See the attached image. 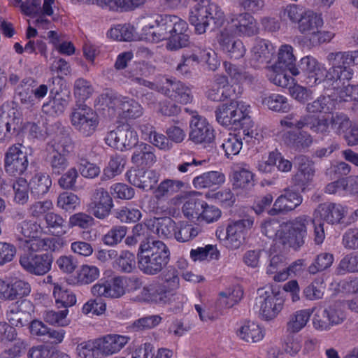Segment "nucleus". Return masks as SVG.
Wrapping results in <instances>:
<instances>
[{
	"mask_svg": "<svg viewBox=\"0 0 358 358\" xmlns=\"http://www.w3.org/2000/svg\"><path fill=\"white\" fill-rule=\"evenodd\" d=\"M137 258L139 269L145 274L154 275L169 264L170 251L161 241H148L140 244Z\"/></svg>",
	"mask_w": 358,
	"mask_h": 358,
	"instance_id": "obj_1",
	"label": "nucleus"
},
{
	"mask_svg": "<svg viewBox=\"0 0 358 358\" xmlns=\"http://www.w3.org/2000/svg\"><path fill=\"white\" fill-rule=\"evenodd\" d=\"M225 20L222 9L208 0H201L189 11V21L199 34H204L208 28L213 29L221 27Z\"/></svg>",
	"mask_w": 358,
	"mask_h": 358,
	"instance_id": "obj_2",
	"label": "nucleus"
},
{
	"mask_svg": "<svg viewBox=\"0 0 358 358\" xmlns=\"http://www.w3.org/2000/svg\"><path fill=\"white\" fill-rule=\"evenodd\" d=\"M310 221L308 216L303 215L282 222L279 233V242L294 251L300 250L306 243Z\"/></svg>",
	"mask_w": 358,
	"mask_h": 358,
	"instance_id": "obj_3",
	"label": "nucleus"
},
{
	"mask_svg": "<svg viewBox=\"0 0 358 358\" xmlns=\"http://www.w3.org/2000/svg\"><path fill=\"white\" fill-rule=\"evenodd\" d=\"M178 17L157 13L146 14L141 20L142 29L145 35L151 36L155 42L166 40L171 36Z\"/></svg>",
	"mask_w": 358,
	"mask_h": 358,
	"instance_id": "obj_4",
	"label": "nucleus"
},
{
	"mask_svg": "<svg viewBox=\"0 0 358 358\" xmlns=\"http://www.w3.org/2000/svg\"><path fill=\"white\" fill-rule=\"evenodd\" d=\"M292 74L310 87L328 81L325 69L312 56L303 57L299 66L292 69Z\"/></svg>",
	"mask_w": 358,
	"mask_h": 358,
	"instance_id": "obj_5",
	"label": "nucleus"
},
{
	"mask_svg": "<svg viewBox=\"0 0 358 358\" xmlns=\"http://www.w3.org/2000/svg\"><path fill=\"white\" fill-rule=\"evenodd\" d=\"M284 302L278 291H274L270 287L257 289L256 303L259 306L260 314L265 320L274 319L282 310Z\"/></svg>",
	"mask_w": 358,
	"mask_h": 358,
	"instance_id": "obj_6",
	"label": "nucleus"
},
{
	"mask_svg": "<svg viewBox=\"0 0 358 358\" xmlns=\"http://www.w3.org/2000/svg\"><path fill=\"white\" fill-rule=\"evenodd\" d=\"M73 127L85 136H91L98 124L96 113L83 103H77L71 115Z\"/></svg>",
	"mask_w": 358,
	"mask_h": 358,
	"instance_id": "obj_7",
	"label": "nucleus"
},
{
	"mask_svg": "<svg viewBox=\"0 0 358 358\" xmlns=\"http://www.w3.org/2000/svg\"><path fill=\"white\" fill-rule=\"evenodd\" d=\"M282 127L301 130L308 127L314 133H322L327 130V121L320 116L302 114L301 111H293L285 115L280 121Z\"/></svg>",
	"mask_w": 358,
	"mask_h": 358,
	"instance_id": "obj_8",
	"label": "nucleus"
},
{
	"mask_svg": "<svg viewBox=\"0 0 358 358\" xmlns=\"http://www.w3.org/2000/svg\"><path fill=\"white\" fill-rule=\"evenodd\" d=\"M343 301H338L323 310H318L313 319V327L320 331H328L343 322L346 318L343 310Z\"/></svg>",
	"mask_w": 358,
	"mask_h": 358,
	"instance_id": "obj_9",
	"label": "nucleus"
},
{
	"mask_svg": "<svg viewBox=\"0 0 358 358\" xmlns=\"http://www.w3.org/2000/svg\"><path fill=\"white\" fill-rule=\"evenodd\" d=\"M102 99L109 108L118 110L124 118L136 119L143 113L141 105L134 99L108 92L102 94Z\"/></svg>",
	"mask_w": 358,
	"mask_h": 358,
	"instance_id": "obj_10",
	"label": "nucleus"
},
{
	"mask_svg": "<svg viewBox=\"0 0 358 358\" xmlns=\"http://www.w3.org/2000/svg\"><path fill=\"white\" fill-rule=\"evenodd\" d=\"M327 60L331 67L327 71V80L339 81L343 85L348 82L353 76V71L350 67V59L347 52H331L327 56Z\"/></svg>",
	"mask_w": 358,
	"mask_h": 358,
	"instance_id": "obj_11",
	"label": "nucleus"
},
{
	"mask_svg": "<svg viewBox=\"0 0 358 358\" xmlns=\"http://www.w3.org/2000/svg\"><path fill=\"white\" fill-rule=\"evenodd\" d=\"M138 141L136 131L128 124H122L107 134L105 141L107 145L120 151L135 147Z\"/></svg>",
	"mask_w": 358,
	"mask_h": 358,
	"instance_id": "obj_12",
	"label": "nucleus"
},
{
	"mask_svg": "<svg viewBox=\"0 0 358 358\" xmlns=\"http://www.w3.org/2000/svg\"><path fill=\"white\" fill-rule=\"evenodd\" d=\"M52 83H57V87L51 88L52 99L48 103L43 104V111L49 115L55 116L59 115L64 112L69 104L70 96L69 92L63 89L65 85L62 76L58 75L54 78Z\"/></svg>",
	"mask_w": 358,
	"mask_h": 358,
	"instance_id": "obj_13",
	"label": "nucleus"
},
{
	"mask_svg": "<svg viewBox=\"0 0 358 358\" xmlns=\"http://www.w3.org/2000/svg\"><path fill=\"white\" fill-rule=\"evenodd\" d=\"M22 148V144H15L9 147L5 153L4 169L10 176L21 175L27 169V155Z\"/></svg>",
	"mask_w": 358,
	"mask_h": 358,
	"instance_id": "obj_14",
	"label": "nucleus"
},
{
	"mask_svg": "<svg viewBox=\"0 0 358 358\" xmlns=\"http://www.w3.org/2000/svg\"><path fill=\"white\" fill-rule=\"evenodd\" d=\"M156 90L182 104H187L192 101L190 89L176 79L164 78Z\"/></svg>",
	"mask_w": 358,
	"mask_h": 358,
	"instance_id": "obj_15",
	"label": "nucleus"
},
{
	"mask_svg": "<svg viewBox=\"0 0 358 358\" xmlns=\"http://www.w3.org/2000/svg\"><path fill=\"white\" fill-rule=\"evenodd\" d=\"M243 105L236 100L230 99L229 103L220 104L215 110L217 122L224 126L235 127L243 117Z\"/></svg>",
	"mask_w": 358,
	"mask_h": 358,
	"instance_id": "obj_16",
	"label": "nucleus"
},
{
	"mask_svg": "<svg viewBox=\"0 0 358 358\" xmlns=\"http://www.w3.org/2000/svg\"><path fill=\"white\" fill-rule=\"evenodd\" d=\"M53 262V257L46 252L41 255L25 254L20 257V264L30 274L43 275L49 272Z\"/></svg>",
	"mask_w": 358,
	"mask_h": 358,
	"instance_id": "obj_17",
	"label": "nucleus"
},
{
	"mask_svg": "<svg viewBox=\"0 0 358 358\" xmlns=\"http://www.w3.org/2000/svg\"><path fill=\"white\" fill-rule=\"evenodd\" d=\"M113 207V201L108 192L103 187H96L92 192L87 210L99 219L106 217Z\"/></svg>",
	"mask_w": 358,
	"mask_h": 358,
	"instance_id": "obj_18",
	"label": "nucleus"
},
{
	"mask_svg": "<svg viewBox=\"0 0 358 358\" xmlns=\"http://www.w3.org/2000/svg\"><path fill=\"white\" fill-rule=\"evenodd\" d=\"M241 93V87L230 85L227 77L216 76L215 82L207 92V97L213 101H224L226 99H236Z\"/></svg>",
	"mask_w": 358,
	"mask_h": 358,
	"instance_id": "obj_19",
	"label": "nucleus"
},
{
	"mask_svg": "<svg viewBox=\"0 0 358 358\" xmlns=\"http://www.w3.org/2000/svg\"><path fill=\"white\" fill-rule=\"evenodd\" d=\"M229 27L238 36H252L258 34V24L249 13L231 14L229 20Z\"/></svg>",
	"mask_w": 358,
	"mask_h": 358,
	"instance_id": "obj_20",
	"label": "nucleus"
},
{
	"mask_svg": "<svg viewBox=\"0 0 358 358\" xmlns=\"http://www.w3.org/2000/svg\"><path fill=\"white\" fill-rule=\"evenodd\" d=\"M254 224L252 218H245L229 224L227 228L225 245L230 249H238L243 243L246 232Z\"/></svg>",
	"mask_w": 358,
	"mask_h": 358,
	"instance_id": "obj_21",
	"label": "nucleus"
},
{
	"mask_svg": "<svg viewBox=\"0 0 358 358\" xmlns=\"http://www.w3.org/2000/svg\"><path fill=\"white\" fill-rule=\"evenodd\" d=\"M189 139L196 143L210 144L215 139V131L207 120L194 116L190 122Z\"/></svg>",
	"mask_w": 358,
	"mask_h": 358,
	"instance_id": "obj_22",
	"label": "nucleus"
},
{
	"mask_svg": "<svg viewBox=\"0 0 358 358\" xmlns=\"http://www.w3.org/2000/svg\"><path fill=\"white\" fill-rule=\"evenodd\" d=\"M32 303L28 300L17 301L11 304L6 313L7 320L12 326L23 327L28 325L31 320L29 310H32Z\"/></svg>",
	"mask_w": 358,
	"mask_h": 358,
	"instance_id": "obj_23",
	"label": "nucleus"
},
{
	"mask_svg": "<svg viewBox=\"0 0 358 358\" xmlns=\"http://www.w3.org/2000/svg\"><path fill=\"white\" fill-rule=\"evenodd\" d=\"M302 201L303 198L298 192L285 189L284 193L274 201L268 213L271 216L287 213L299 206Z\"/></svg>",
	"mask_w": 358,
	"mask_h": 358,
	"instance_id": "obj_24",
	"label": "nucleus"
},
{
	"mask_svg": "<svg viewBox=\"0 0 358 358\" xmlns=\"http://www.w3.org/2000/svg\"><path fill=\"white\" fill-rule=\"evenodd\" d=\"M31 292V285L22 280L5 281L0 279V299L14 301L27 296Z\"/></svg>",
	"mask_w": 358,
	"mask_h": 358,
	"instance_id": "obj_25",
	"label": "nucleus"
},
{
	"mask_svg": "<svg viewBox=\"0 0 358 358\" xmlns=\"http://www.w3.org/2000/svg\"><path fill=\"white\" fill-rule=\"evenodd\" d=\"M126 176L129 183L145 191L152 189L159 180V176L155 171L140 168L129 169Z\"/></svg>",
	"mask_w": 358,
	"mask_h": 358,
	"instance_id": "obj_26",
	"label": "nucleus"
},
{
	"mask_svg": "<svg viewBox=\"0 0 358 358\" xmlns=\"http://www.w3.org/2000/svg\"><path fill=\"white\" fill-rule=\"evenodd\" d=\"M156 68L154 65L148 62L139 64L136 68L130 69L125 72L124 76L127 78L131 83L145 86L151 90L157 88L159 84L144 79V77H148L155 73Z\"/></svg>",
	"mask_w": 358,
	"mask_h": 358,
	"instance_id": "obj_27",
	"label": "nucleus"
},
{
	"mask_svg": "<svg viewBox=\"0 0 358 358\" xmlns=\"http://www.w3.org/2000/svg\"><path fill=\"white\" fill-rule=\"evenodd\" d=\"M17 240L23 243L24 247L31 252H55L61 249L63 246V241L60 238H33L29 239H24L22 238H17Z\"/></svg>",
	"mask_w": 358,
	"mask_h": 358,
	"instance_id": "obj_28",
	"label": "nucleus"
},
{
	"mask_svg": "<svg viewBox=\"0 0 358 358\" xmlns=\"http://www.w3.org/2000/svg\"><path fill=\"white\" fill-rule=\"evenodd\" d=\"M167 41L166 48L169 50H178L188 45L189 35L188 34V24L185 21L178 18V21L171 32V36Z\"/></svg>",
	"mask_w": 358,
	"mask_h": 358,
	"instance_id": "obj_29",
	"label": "nucleus"
},
{
	"mask_svg": "<svg viewBox=\"0 0 358 358\" xmlns=\"http://www.w3.org/2000/svg\"><path fill=\"white\" fill-rule=\"evenodd\" d=\"M284 143L294 150L302 151L309 148L313 142V136L308 131L303 130L287 131L282 134Z\"/></svg>",
	"mask_w": 358,
	"mask_h": 358,
	"instance_id": "obj_30",
	"label": "nucleus"
},
{
	"mask_svg": "<svg viewBox=\"0 0 358 358\" xmlns=\"http://www.w3.org/2000/svg\"><path fill=\"white\" fill-rule=\"evenodd\" d=\"M163 279L166 285L159 286L156 292L158 293L159 302L167 303L166 294L176 290L180 286V278L178 270L173 267L169 266L166 271L163 273ZM156 301L157 299H156Z\"/></svg>",
	"mask_w": 358,
	"mask_h": 358,
	"instance_id": "obj_31",
	"label": "nucleus"
},
{
	"mask_svg": "<svg viewBox=\"0 0 358 358\" xmlns=\"http://www.w3.org/2000/svg\"><path fill=\"white\" fill-rule=\"evenodd\" d=\"M219 44L221 50L231 59H241L246 52L243 43L241 40L229 36L227 33L222 32L221 34Z\"/></svg>",
	"mask_w": 358,
	"mask_h": 358,
	"instance_id": "obj_32",
	"label": "nucleus"
},
{
	"mask_svg": "<svg viewBox=\"0 0 358 358\" xmlns=\"http://www.w3.org/2000/svg\"><path fill=\"white\" fill-rule=\"evenodd\" d=\"M273 48L271 44L265 40H257L252 49L250 64L257 69L261 65L267 63L273 54Z\"/></svg>",
	"mask_w": 358,
	"mask_h": 358,
	"instance_id": "obj_33",
	"label": "nucleus"
},
{
	"mask_svg": "<svg viewBox=\"0 0 358 358\" xmlns=\"http://www.w3.org/2000/svg\"><path fill=\"white\" fill-rule=\"evenodd\" d=\"M344 208L334 203H324L318 206L316 213L320 220L328 224H338L344 217Z\"/></svg>",
	"mask_w": 358,
	"mask_h": 358,
	"instance_id": "obj_34",
	"label": "nucleus"
},
{
	"mask_svg": "<svg viewBox=\"0 0 358 358\" xmlns=\"http://www.w3.org/2000/svg\"><path fill=\"white\" fill-rule=\"evenodd\" d=\"M129 337L117 334L107 335L98 341V349L106 355L118 352L128 343Z\"/></svg>",
	"mask_w": 358,
	"mask_h": 358,
	"instance_id": "obj_35",
	"label": "nucleus"
},
{
	"mask_svg": "<svg viewBox=\"0 0 358 358\" xmlns=\"http://www.w3.org/2000/svg\"><path fill=\"white\" fill-rule=\"evenodd\" d=\"M320 118H323L327 121V130L319 134H327L329 133V126L336 132L340 135L345 134L349 129L351 121L348 116L343 113H336L331 114L330 118L325 116H320Z\"/></svg>",
	"mask_w": 358,
	"mask_h": 358,
	"instance_id": "obj_36",
	"label": "nucleus"
},
{
	"mask_svg": "<svg viewBox=\"0 0 358 358\" xmlns=\"http://www.w3.org/2000/svg\"><path fill=\"white\" fill-rule=\"evenodd\" d=\"M298 23L301 33L310 35L323 24V20L320 15L312 10H308L302 13Z\"/></svg>",
	"mask_w": 358,
	"mask_h": 358,
	"instance_id": "obj_37",
	"label": "nucleus"
},
{
	"mask_svg": "<svg viewBox=\"0 0 358 358\" xmlns=\"http://www.w3.org/2000/svg\"><path fill=\"white\" fill-rule=\"evenodd\" d=\"M156 162L154 148L146 143L139 144L135 149L131 162L137 166H151Z\"/></svg>",
	"mask_w": 358,
	"mask_h": 358,
	"instance_id": "obj_38",
	"label": "nucleus"
},
{
	"mask_svg": "<svg viewBox=\"0 0 358 358\" xmlns=\"http://www.w3.org/2000/svg\"><path fill=\"white\" fill-rule=\"evenodd\" d=\"M224 175L219 171H209L196 176L193 180V185L195 188H210L224 183Z\"/></svg>",
	"mask_w": 358,
	"mask_h": 358,
	"instance_id": "obj_39",
	"label": "nucleus"
},
{
	"mask_svg": "<svg viewBox=\"0 0 358 358\" xmlns=\"http://www.w3.org/2000/svg\"><path fill=\"white\" fill-rule=\"evenodd\" d=\"M313 313L310 309L299 310L292 315L289 317L287 322V331L290 334H296L303 329Z\"/></svg>",
	"mask_w": 358,
	"mask_h": 358,
	"instance_id": "obj_40",
	"label": "nucleus"
},
{
	"mask_svg": "<svg viewBox=\"0 0 358 358\" xmlns=\"http://www.w3.org/2000/svg\"><path fill=\"white\" fill-rule=\"evenodd\" d=\"M295 60L292 47L289 45H282L278 52V60L272 65L271 69L275 71L288 69L292 73V69L296 68Z\"/></svg>",
	"mask_w": 358,
	"mask_h": 358,
	"instance_id": "obj_41",
	"label": "nucleus"
},
{
	"mask_svg": "<svg viewBox=\"0 0 358 358\" xmlns=\"http://www.w3.org/2000/svg\"><path fill=\"white\" fill-rule=\"evenodd\" d=\"M234 189L248 190L254 186V174L243 168L234 170L231 174Z\"/></svg>",
	"mask_w": 358,
	"mask_h": 358,
	"instance_id": "obj_42",
	"label": "nucleus"
},
{
	"mask_svg": "<svg viewBox=\"0 0 358 358\" xmlns=\"http://www.w3.org/2000/svg\"><path fill=\"white\" fill-rule=\"evenodd\" d=\"M237 336L247 343H257L264 337L262 329L252 322H248L242 325L237 331Z\"/></svg>",
	"mask_w": 358,
	"mask_h": 358,
	"instance_id": "obj_43",
	"label": "nucleus"
},
{
	"mask_svg": "<svg viewBox=\"0 0 358 358\" xmlns=\"http://www.w3.org/2000/svg\"><path fill=\"white\" fill-rule=\"evenodd\" d=\"M200 231L201 229L197 225L180 221L177 222L174 238L178 242L185 243L196 237Z\"/></svg>",
	"mask_w": 358,
	"mask_h": 358,
	"instance_id": "obj_44",
	"label": "nucleus"
},
{
	"mask_svg": "<svg viewBox=\"0 0 358 358\" xmlns=\"http://www.w3.org/2000/svg\"><path fill=\"white\" fill-rule=\"evenodd\" d=\"M45 160L51 169L52 174L60 175L69 165L66 155L45 148Z\"/></svg>",
	"mask_w": 358,
	"mask_h": 358,
	"instance_id": "obj_45",
	"label": "nucleus"
},
{
	"mask_svg": "<svg viewBox=\"0 0 358 358\" xmlns=\"http://www.w3.org/2000/svg\"><path fill=\"white\" fill-rule=\"evenodd\" d=\"M29 185L31 194L38 198L48 192L52 180L47 173H39L33 177Z\"/></svg>",
	"mask_w": 358,
	"mask_h": 358,
	"instance_id": "obj_46",
	"label": "nucleus"
},
{
	"mask_svg": "<svg viewBox=\"0 0 358 358\" xmlns=\"http://www.w3.org/2000/svg\"><path fill=\"white\" fill-rule=\"evenodd\" d=\"M53 296L58 308H68L76 304V296L71 290L54 283Z\"/></svg>",
	"mask_w": 358,
	"mask_h": 358,
	"instance_id": "obj_47",
	"label": "nucleus"
},
{
	"mask_svg": "<svg viewBox=\"0 0 358 358\" xmlns=\"http://www.w3.org/2000/svg\"><path fill=\"white\" fill-rule=\"evenodd\" d=\"M45 148L67 155L73 150L74 143L69 134H63L49 141Z\"/></svg>",
	"mask_w": 358,
	"mask_h": 358,
	"instance_id": "obj_48",
	"label": "nucleus"
},
{
	"mask_svg": "<svg viewBox=\"0 0 358 358\" xmlns=\"http://www.w3.org/2000/svg\"><path fill=\"white\" fill-rule=\"evenodd\" d=\"M45 221L49 231L56 236L66 234L67 230L66 221L59 214L53 212L45 215Z\"/></svg>",
	"mask_w": 358,
	"mask_h": 358,
	"instance_id": "obj_49",
	"label": "nucleus"
},
{
	"mask_svg": "<svg viewBox=\"0 0 358 358\" xmlns=\"http://www.w3.org/2000/svg\"><path fill=\"white\" fill-rule=\"evenodd\" d=\"M154 224L156 227V233L160 238L174 237L177 229V222L169 217L155 218Z\"/></svg>",
	"mask_w": 358,
	"mask_h": 358,
	"instance_id": "obj_50",
	"label": "nucleus"
},
{
	"mask_svg": "<svg viewBox=\"0 0 358 358\" xmlns=\"http://www.w3.org/2000/svg\"><path fill=\"white\" fill-rule=\"evenodd\" d=\"M126 164V159L121 155H115L110 157L108 165L103 169L101 177L102 181L111 179L120 174Z\"/></svg>",
	"mask_w": 358,
	"mask_h": 358,
	"instance_id": "obj_51",
	"label": "nucleus"
},
{
	"mask_svg": "<svg viewBox=\"0 0 358 358\" xmlns=\"http://www.w3.org/2000/svg\"><path fill=\"white\" fill-rule=\"evenodd\" d=\"M210 56V52L202 50L199 54L192 53L182 56V62L180 63L176 68V70L182 74H187L190 72V68L194 64H197L203 60H205L207 57Z\"/></svg>",
	"mask_w": 358,
	"mask_h": 358,
	"instance_id": "obj_52",
	"label": "nucleus"
},
{
	"mask_svg": "<svg viewBox=\"0 0 358 358\" xmlns=\"http://www.w3.org/2000/svg\"><path fill=\"white\" fill-rule=\"evenodd\" d=\"M333 100L329 96H320L306 104V111L311 114L327 113L332 110Z\"/></svg>",
	"mask_w": 358,
	"mask_h": 358,
	"instance_id": "obj_53",
	"label": "nucleus"
},
{
	"mask_svg": "<svg viewBox=\"0 0 358 358\" xmlns=\"http://www.w3.org/2000/svg\"><path fill=\"white\" fill-rule=\"evenodd\" d=\"M182 182L179 180L166 179L155 190V196L158 200L168 197L177 192L182 187Z\"/></svg>",
	"mask_w": 358,
	"mask_h": 358,
	"instance_id": "obj_54",
	"label": "nucleus"
},
{
	"mask_svg": "<svg viewBox=\"0 0 358 358\" xmlns=\"http://www.w3.org/2000/svg\"><path fill=\"white\" fill-rule=\"evenodd\" d=\"M135 256L127 250L122 251L113 262V268L122 273H131L135 268Z\"/></svg>",
	"mask_w": 358,
	"mask_h": 358,
	"instance_id": "obj_55",
	"label": "nucleus"
},
{
	"mask_svg": "<svg viewBox=\"0 0 358 358\" xmlns=\"http://www.w3.org/2000/svg\"><path fill=\"white\" fill-rule=\"evenodd\" d=\"M204 203L203 201L196 198L188 199L182 208L185 217L189 220L200 219Z\"/></svg>",
	"mask_w": 358,
	"mask_h": 358,
	"instance_id": "obj_56",
	"label": "nucleus"
},
{
	"mask_svg": "<svg viewBox=\"0 0 358 358\" xmlns=\"http://www.w3.org/2000/svg\"><path fill=\"white\" fill-rule=\"evenodd\" d=\"M263 103L272 110L286 113L290 109L287 99L278 94H272L263 100Z\"/></svg>",
	"mask_w": 358,
	"mask_h": 358,
	"instance_id": "obj_57",
	"label": "nucleus"
},
{
	"mask_svg": "<svg viewBox=\"0 0 358 358\" xmlns=\"http://www.w3.org/2000/svg\"><path fill=\"white\" fill-rule=\"evenodd\" d=\"M243 295L241 288L236 287L231 290L220 292L218 302L222 307L229 308L236 304L242 299Z\"/></svg>",
	"mask_w": 358,
	"mask_h": 358,
	"instance_id": "obj_58",
	"label": "nucleus"
},
{
	"mask_svg": "<svg viewBox=\"0 0 358 358\" xmlns=\"http://www.w3.org/2000/svg\"><path fill=\"white\" fill-rule=\"evenodd\" d=\"M242 145L243 143L241 132H238L235 134H229L222 144V147L227 157L238 154L242 148Z\"/></svg>",
	"mask_w": 358,
	"mask_h": 358,
	"instance_id": "obj_59",
	"label": "nucleus"
},
{
	"mask_svg": "<svg viewBox=\"0 0 358 358\" xmlns=\"http://www.w3.org/2000/svg\"><path fill=\"white\" fill-rule=\"evenodd\" d=\"M14 192V201L19 204H24L29 199V185L24 178H19L13 184L9 185V188Z\"/></svg>",
	"mask_w": 358,
	"mask_h": 358,
	"instance_id": "obj_60",
	"label": "nucleus"
},
{
	"mask_svg": "<svg viewBox=\"0 0 358 358\" xmlns=\"http://www.w3.org/2000/svg\"><path fill=\"white\" fill-rule=\"evenodd\" d=\"M27 81L23 80L15 90V99L26 107H31L35 104L33 96V88L27 86Z\"/></svg>",
	"mask_w": 358,
	"mask_h": 358,
	"instance_id": "obj_61",
	"label": "nucleus"
},
{
	"mask_svg": "<svg viewBox=\"0 0 358 358\" xmlns=\"http://www.w3.org/2000/svg\"><path fill=\"white\" fill-rule=\"evenodd\" d=\"M223 65L227 73L232 79L238 83L246 81L249 83H252L255 79V76L250 74L248 72L243 71L242 69L230 62H224Z\"/></svg>",
	"mask_w": 358,
	"mask_h": 358,
	"instance_id": "obj_62",
	"label": "nucleus"
},
{
	"mask_svg": "<svg viewBox=\"0 0 358 358\" xmlns=\"http://www.w3.org/2000/svg\"><path fill=\"white\" fill-rule=\"evenodd\" d=\"M94 89L90 82L80 78L75 80L73 85V94L79 101H84L92 94Z\"/></svg>",
	"mask_w": 358,
	"mask_h": 358,
	"instance_id": "obj_63",
	"label": "nucleus"
},
{
	"mask_svg": "<svg viewBox=\"0 0 358 358\" xmlns=\"http://www.w3.org/2000/svg\"><path fill=\"white\" fill-rule=\"evenodd\" d=\"M334 262L332 254L324 252L318 255L314 262L308 267V272L311 274H315L318 272L324 271L330 267Z\"/></svg>",
	"mask_w": 358,
	"mask_h": 358,
	"instance_id": "obj_64",
	"label": "nucleus"
}]
</instances>
